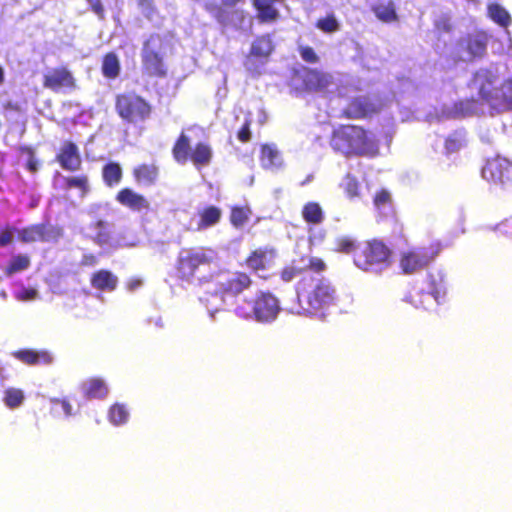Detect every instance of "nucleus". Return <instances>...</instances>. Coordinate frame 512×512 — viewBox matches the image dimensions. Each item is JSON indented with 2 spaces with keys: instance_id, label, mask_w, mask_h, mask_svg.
Listing matches in <instances>:
<instances>
[{
  "instance_id": "f257e3e1",
  "label": "nucleus",
  "mask_w": 512,
  "mask_h": 512,
  "mask_svg": "<svg viewBox=\"0 0 512 512\" xmlns=\"http://www.w3.org/2000/svg\"><path fill=\"white\" fill-rule=\"evenodd\" d=\"M295 292L300 313L303 315L323 318L326 311L335 306L338 300L336 287L323 276H302L296 283Z\"/></svg>"
},
{
  "instance_id": "f03ea898",
  "label": "nucleus",
  "mask_w": 512,
  "mask_h": 512,
  "mask_svg": "<svg viewBox=\"0 0 512 512\" xmlns=\"http://www.w3.org/2000/svg\"><path fill=\"white\" fill-rule=\"evenodd\" d=\"M329 143L335 152L346 157L368 155L377 149L373 135L362 126L352 124L336 127Z\"/></svg>"
},
{
  "instance_id": "7ed1b4c3",
  "label": "nucleus",
  "mask_w": 512,
  "mask_h": 512,
  "mask_svg": "<svg viewBox=\"0 0 512 512\" xmlns=\"http://www.w3.org/2000/svg\"><path fill=\"white\" fill-rule=\"evenodd\" d=\"M353 263L364 272L379 273L392 265L393 252L381 240H367L354 249Z\"/></svg>"
},
{
  "instance_id": "20e7f679",
  "label": "nucleus",
  "mask_w": 512,
  "mask_h": 512,
  "mask_svg": "<svg viewBox=\"0 0 512 512\" xmlns=\"http://www.w3.org/2000/svg\"><path fill=\"white\" fill-rule=\"evenodd\" d=\"M219 260L218 252L210 247L182 249L175 262V276L181 281L190 282L199 268L217 265Z\"/></svg>"
},
{
  "instance_id": "39448f33",
  "label": "nucleus",
  "mask_w": 512,
  "mask_h": 512,
  "mask_svg": "<svg viewBox=\"0 0 512 512\" xmlns=\"http://www.w3.org/2000/svg\"><path fill=\"white\" fill-rule=\"evenodd\" d=\"M281 310L279 299L270 291H260L253 299L244 300L235 306V314L243 319H254L259 323L274 321Z\"/></svg>"
},
{
  "instance_id": "423d86ee",
  "label": "nucleus",
  "mask_w": 512,
  "mask_h": 512,
  "mask_svg": "<svg viewBox=\"0 0 512 512\" xmlns=\"http://www.w3.org/2000/svg\"><path fill=\"white\" fill-rule=\"evenodd\" d=\"M165 38L158 34H150L143 42L141 50L142 72L149 78H165L167 66L164 60Z\"/></svg>"
},
{
  "instance_id": "0eeeda50",
  "label": "nucleus",
  "mask_w": 512,
  "mask_h": 512,
  "mask_svg": "<svg viewBox=\"0 0 512 512\" xmlns=\"http://www.w3.org/2000/svg\"><path fill=\"white\" fill-rule=\"evenodd\" d=\"M252 285L253 280L248 273L224 270L215 276L214 289L209 294L226 304L227 300L236 299Z\"/></svg>"
},
{
  "instance_id": "6e6552de",
  "label": "nucleus",
  "mask_w": 512,
  "mask_h": 512,
  "mask_svg": "<svg viewBox=\"0 0 512 512\" xmlns=\"http://www.w3.org/2000/svg\"><path fill=\"white\" fill-rule=\"evenodd\" d=\"M115 111L124 123L136 125L148 120L153 108L135 91H127L115 96Z\"/></svg>"
},
{
  "instance_id": "1a4fd4ad",
  "label": "nucleus",
  "mask_w": 512,
  "mask_h": 512,
  "mask_svg": "<svg viewBox=\"0 0 512 512\" xmlns=\"http://www.w3.org/2000/svg\"><path fill=\"white\" fill-rule=\"evenodd\" d=\"M440 251L439 243H430L427 246L405 250L399 255V268L405 275L414 274L426 268L438 256Z\"/></svg>"
},
{
  "instance_id": "9d476101",
  "label": "nucleus",
  "mask_w": 512,
  "mask_h": 512,
  "mask_svg": "<svg viewBox=\"0 0 512 512\" xmlns=\"http://www.w3.org/2000/svg\"><path fill=\"white\" fill-rule=\"evenodd\" d=\"M246 0H221V3L207 2L204 6L205 10L220 25L228 26L232 24L243 23L246 13L237 6L244 4Z\"/></svg>"
},
{
  "instance_id": "9b49d317",
  "label": "nucleus",
  "mask_w": 512,
  "mask_h": 512,
  "mask_svg": "<svg viewBox=\"0 0 512 512\" xmlns=\"http://www.w3.org/2000/svg\"><path fill=\"white\" fill-rule=\"evenodd\" d=\"M482 176L496 186L510 188L512 187V162L501 156L490 158L482 168Z\"/></svg>"
},
{
  "instance_id": "f8f14e48",
  "label": "nucleus",
  "mask_w": 512,
  "mask_h": 512,
  "mask_svg": "<svg viewBox=\"0 0 512 512\" xmlns=\"http://www.w3.org/2000/svg\"><path fill=\"white\" fill-rule=\"evenodd\" d=\"M487 49V35L483 32L467 34L456 43V61L472 62L485 55Z\"/></svg>"
},
{
  "instance_id": "ddd939ff",
  "label": "nucleus",
  "mask_w": 512,
  "mask_h": 512,
  "mask_svg": "<svg viewBox=\"0 0 512 512\" xmlns=\"http://www.w3.org/2000/svg\"><path fill=\"white\" fill-rule=\"evenodd\" d=\"M326 269L327 265L323 259L316 256L302 255L283 267L280 271V278L282 281L288 283L306 271H312L319 274L324 272Z\"/></svg>"
},
{
  "instance_id": "4468645a",
  "label": "nucleus",
  "mask_w": 512,
  "mask_h": 512,
  "mask_svg": "<svg viewBox=\"0 0 512 512\" xmlns=\"http://www.w3.org/2000/svg\"><path fill=\"white\" fill-rule=\"evenodd\" d=\"M42 85L44 88L52 92L59 93L65 90H75L77 88V81L73 73L67 66H58L43 76Z\"/></svg>"
},
{
  "instance_id": "2eb2a0df",
  "label": "nucleus",
  "mask_w": 512,
  "mask_h": 512,
  "mask_svg": "<svg viewBox=\"0 0 512 512\" xmlns=\"http://www.w3.org/2000/svg\"><path fill=\"white\" fill-rule=\"evenodd\" d=\"M61 234L59 226H25L18 231V239L23 243L55 242Z\"/></svg>"
},
{
  "instance_id": "dca6fc26",
  "label": "nucleus",
  "mask_w": 512,
  "mask_h": 512,
  "mask_svg": "<svg viewBox=\"0 0 512 512\" xmlns=\"http://www.w3.org/2000/svg\"><path fill=\"white\" fill-rule=\"evenodd\" d=\"M428 285L427 290H413L405 297V300L416 308H427L431 298L439 302L440 298L445 295L443 285L437 283L432 276L429 277Z\"/></svg>"
},
{
  "instance_id": "f3484780",
  "label": "nucleus",
  "mask_w": 512,
  "mask_h": 512,
  "mask_svg": "<svg viewBox=\"0 0 512 512\" xmlns=\"http://www.w3.org/2000/svg\"><path fill=\"white\" fill-rule=\"evenodd\" d=\"M274 51V44L270 35L257 36L251 44L248 55L246 56L245 66L251 69L255 61L264 64L268 61L270 55Z\"/></svg>"
},
{
  "instance_id": "a211bd4d",
  "label": "nucleus",
  "mask_w": 512,
  "mask_h": 512,
  "mask_svg": "<svg viewBox=\"0 0 512 512\" xmlns=\"http://www.w3.org/2000/svg\"><path fill=\"white\" fill-rule=\"evenodd\" d=\"M379 112L378 107L367 97L352 98L342 110L341 116L346 119H364Z\"/></svg>"
},
{
  "instance_id": "6ab92c4d",
  "label": "nucleus",
  "mask_w": 512,
  "mask_h": 512,
  "mask_svg": "<svg viewBox=\"0 0 512 512\" xmlns=\"http://www.w3.org/2000/svg\"><path fill=\"white\" fill-rule=\"evenodd\" d=\"M56 161L66 171L76 172L80 170L82 157L78 146L72 141H64L56 154Z\"/></svg>"
},
{
  "instance_id": "aec40b11",
  "label": "nucleus",
  "mask_w": 512,
  "mask_h": 512,
  "mask_svg": "<svg viewBox=\"0 0 512 512\" xmlns=\"http://www.w3.org/2000/svg\"><path fill=\"white\" fill-rule=\"evenodd\" d=\"M471 87L475 89L483 101L498 99V91L494 85V77L487 71H478L471 80Z\"/></svg>"
},
{
  "instance_id": "412c9836",
  "label": "nucleus",
  "mask_w": 512,
  "mask_h": 512,
  "mask_svg": "<svg viewBox=\"0 0 512 512\" xmlns=\"http://www.w3.org/2000/svg\"><path fill=\"white\" fill-rule=\"evenodd\" d=\"M332 82V77L317 69H307L303 77V88L308 92L324 91Z\"/></svg>"
},
{
  "instance_id": "4be33fe9",
  "label": "nucleus",
  "mask_w": 512,
  "mask_h": 512,
  "mask_svg": "<svg viewBox=\"0 0 512 512\" xmlns=\"http://www.w3.org/2000/svg\"><path fill=\"white\" fill-rule=\"evenodd\" d=\"M13 356L30 366L50 365L53 362V356L48 350L20 349L13 352Z\"/></svg>"
},
{
  "instance_id": "5701e85b",
  "label": "nucleus",
  "mask_w": 512,
  "mask_h": 512,
  "mask_svg": "<svg viewBox=\"0 0 512 512\" xmlns=\"http://www.w3.org/2000/svg\"><path fill=\"white\" fill-rule=\"evenodd\" d=\"M116 201L132 210L140 211L149 208V202L143 195L138 194L131 188L127 187L118 191L116 194Z\"/></svg>"
},
{
  "instance_id": "b1692460",
  "label": "nucleus",
  "mask_w": 512,
  "mask_h": 512,
  "mask_svg": "<svg viewBox=\"0 0 512 512\" xmlns=\"http://www.w3.org/2000/svg\"><path fill=\"white\" fill-rule=\"evenodd\" d=\"M91 286L100 291H114L118 285V277L111 271L100 269L91 275Z\"/></svg>"
},
{
  "instance_id": "393cba45",
  "label": "nucleus",
  "mask_w": 512,
  "mask_h": 512,
  "mask_svg": "<svg viewBox=\"0 0 512 512\" xmlns=\"http://www.w3.org/2000/svg\"><path fill=\"white\" fill-rule=\"evenodd\" d=\"M81 391L87 399H102L108 395L109 389L102 378L92 377L82 383Z\"/></svg>"
},
{
  "instance_id": "a878e982",
  "label": "nucleus",
  "mask_w": 512,
  "mask_h": 512,
  "mask_svg": "<svg viewBox=\"0 0 512 512\" xmlns=\"http://www.w3.org/2000/svg\"><path fill=\"white\" fill-rule=\"evenodd\" d=\"M132 175L138 184H154L159 176V169L154 164H140L133 168Z\"/></svg>"
},
{
  "instance_id": "bb28decb",
  "label": "nucleus",
  "mask_w": 512,
  "mask_h": 512,
  "mask_svg": "<svg viewBox=\"0 0 512 512\" xmlns=\"http://www.w3.org/2000/svg\"><path fill=\"white\" fill-rule=\"evenodd\" d=\"M191 151L189 137L184 132H181L172 147V156L174 160L179 164H185L190 160Z\"/></svg>"
},
{
  "instance_id": "cd10ccee",
  "label": "nucleus",
  "mask_w": 512,
  "mask_h": 512,
  "mask_svg": "<svg viewBox=\"0 0 512 512\" xmlns=\"http://www.w3.org/2000/svg\"><path fill=\"white\" fill-rule=\"evenodd\" d=\"M213 157L211 146L205 142H198L191 151L190 161L196 167H203L210 164Z\"/></svg>"
},
{
  "instance_id": "c85d7f7f",
  "label": "nucleus",
  "mask_w": 512,
  "mask_h": 512,
  "mask_svg": "<svg viewBox=\"0 0 512 512\" xmlns=\"http://www.w3.org/2000/svg\"><path fill=\"white\" fill-rule=\"evenodd\" d=\"M101 71L107 79H115L120 75L121 65L116 53L108 52L103 56Z\"/></svg>"
},
{
  "instance_id": "c756f323",
  "label": "nucleus",
  "mask_w": 512,
  "mask_h": 512,
  "mask_svg": "<svg viewBox=\"0 0 512 512\" xmlns=\"http://www.w3.org/2000/svg\"><path fill=\"white\" fill-rule=\"evenodd\" d=\"M371 11L374 13L378 20L384 23L398 21V15L393 1L375 4L371 7Z\"/></svg>"
},
{
  "instance_id": "7c9ffc66",
  "label": "nucleus",
  "mask_w": 512,
  "mask_h": 512,
  "mask_svg": "<svg viewBox=\"0 0 512 512\" xmlns=\"http://www.w3.org/2000/svg\"><path fill=\"white\" fill-rule=\"evenodd\" d=\"M64 188L66 190L77 189L79 196L85 198L90 192L89 177L86 174L64 177Z\"/></svg>"
},
{
  "instance_id": "2f4dec72",
  "label": "nucleus",
  "mask_w": 512,
  "mask_h": 512,
  "mask_svg": "<svg viewBox=\"0 0 512 512\" xmlns=\"http://www.w3.org/2000/svg\"><path fill=\"white\" fill-rule=\"evenodd\" d=\"M467 144L466 133L462 130H456L449 134L444 140V150L446 155L459 152Z\"/></svg>"
},
{
  "instance_id": "473e14b6",
  "label": "nucleus",
  "mask_w": 512,
  "mask_h": 512,
  "mask_svg": "<svg viewBox=\"0 0 512 512\" xmlns=\"http://www.w3.org/2000/svg\"><path fill=\"white\" fill-rule=\"evenodd\" d=\"M259 159L262 167L265 169H270L280 164L279 151L271 144H263L261 146Z\"/></svg>"
},
{
  "instance_id": "72a5a7b5",
  "label": "nucleus",
  "mask_w": 512,
  "mask_h": 512,
  "mask_svg": "<svg viewBox=\"0 0 512 512\" xmlns=\"http://www.w3.org/2000/svg\"><path fill=\"white\" fill-rule=\"evenodd\" d=\"M123 172L121 166L116 162H109L102 168V178L104 183L113 187L122 180Z\"/></svg>"
},
{
  "instance_id": "f704fd0d",
  "label": "nucleus",
  "mask_w": 512,
  "mask_h": 512,
  "mask_svg": "<svg viewBox=\"0 0 512 512\" xmlns=\"http://www.w3.org/2000/svg\"><path fill=\"white\" fill-rule=\"evenodd\" d=\"M268 251L257 249L250 253L246 258L245 264L251 270L258 272L265 270L268 267Z\"/></svg>"
},
{
  "instance_id": "c9c22d12",
  "label": "nucleus",
  "mask_w": 512,
  "mask_h": 512,
  "mask_svg": "<svg viewBox=\"0 0 512 512\" xmlns=\"http://www.w3.org/2000/svg\"><path fill=\"white\" fill-rule=\"evenodd\" d=\"M302 217L309 224H319L324 220V212L319 203L311 201L303 206Z\"/></svg>"
},
{
  "instance_id": "e433bc0d",
  "label": "nucleus",
  "mask_w": 512,
  "mask_h": 512,
  "mask_svg": "<svg viewBox=\"0 0 512 512\" xmlns=\"http://www.w3.org/2000/svg\"><path fill=\"white\" fill-rule=\"evenodd\" d=\"M25 400L24 391L20 388L9 387L4 391L3 402L10 409L20 407Z\"/></svg>"
},
{
  "instance_id": "4c0bfd02",
  "label": "nucleus",
  "mask_w": 512,
  "mask_h": 512,
  "mask_svg": "<svg viewBox=\"0 0 512 512\" xmlns=\"http://www.w3.org/2000/svg\"><path fill=\"white\" fill-rule=\"evenodd\" d=\"M315 27L326 34H333L340 30V23L333 13H329L324 17L319 18Z\"/></svg>"
},
{
  "instance_id": "58836bf2",
  "label": "nucleus",
  "mask_w": 512,
  "mask_h": 512,
  "mask_svg": "<svg viewBox=\"0 0 512 512\" xmlns=\"http://www.w3.org/2000/svg\"><path fill=\"white\" fill-rule=\"evenodd\" d=\"M489 17L502 27H507L511 23L509 13L499 4H491L488 7Z\"/></svg>"
},
{
  "instance_id": "ea45409f",
  "label": "nucleus",
  "mask_w": 512,
  "mask_h": 512,
  "mask_svg": "<svg viewBox=\"0 0 512 512\" xmlns=\"http://www.w3.org/2000/svg\"><path fill=\"white\" fill-rule=\"evenodd\" d=\"M30 258L27 255L19 254L10 260L8 266L6 267V273L8 275L15 274L17 272L26 270L30 266Z\"/></svg>"
},
{
  "instance_id": "a19ab883",
  "label": "nucleus",
  "mask_w": 512,
  "mask_h": 512,
  "mask_svg": "<svg viewBox=\"0 0 512 512\" xmlns=\"http://www.w3.org/2000/svg\"><path fill=\"white\" fill-rule=\"evenodd\" d=\"M252 212L248 205L233 206L231 208V224H244L249 221Z\"/></svg>"
},
{
  "instance_id": "79ce46f5",
  "label": "nucleus",
  "mask_w": 512,
  "mask_h": 512,
  "mask_svg": "<svg viewBox=\"0 0 512 512\" xmlns=\"http://www.w3.org/2000/svg\"><path fill=\"white\" fill-rule=\"evenodd\" d=\"M128 411L122 404H114L109 410V420L114 425H121L128 420Z\"/></svg>"
},
{
  "instance_id": "37998d69",
  "label": "nucleus",
  "mask_w": 512,
  "mask_h": 512,
  "mask_svg": "<svg viewBox=\"0 0 512 512\" xmlns=\"http://www.w3.org/2000/svg\"><path fill=\"white\" fill-rule=\"evenodd\" d=\"M498 104L505 109L512 110V80L505 81L498 94Z\"/></svg>"
},
{
  "instance_id": "c03bdc74",
  "label": "nucleus",
  "mask_w": 512,
  "mask_h": 512,
  "mask_svg": "<svg viewBox=\"0 0 512 512\" xmlns=\"http://www.w3.org/2000/svg\"><path fill=\"white\" fill-rule=\"evenodd\" d=\"M222 212L216 206L205 207L200 212L201 223L200 224H215L221 218Z\"/></svg>"
},
{
  "instance_id": "a18cd8bd",
  "label": "nucleus",
  "mask_w": 512,
  "mask_h": 512,
  "mask_svg": "<svg viewBox=\"0 0 512 512\" xmlns=\"http://www.w3.org/2000/svg\"><path fill=\"white\" fill-rule=\"evenodd\" d=\"M19 152L21 155L27 156L26 168L29 172L35 173L38 170V161L35 158L34 149L30 146H21Z\"/></svg>"
},
{
  "instance_id": "49530a36",
  "label": "nucleus",
  "mask_w": 512,
  "mask_h": 512,
  "mask_svg": "<svg viewBox=\"0 0 512 512\" xmlns=\"http://www.w3.org/2000/svg\"><path fill=\"white\" fill-rule=\"evenodd\" d=\"M251 125H252V119L250 116H247L244 120V123L242 124L240 129L237 131V139L241 143H248L252 139Z\"/></svg>"
},
{
  "instance_id": "de8ad7c7",
  "label": "nucleus",
  "mask_w": 512,
  "mask_h": 512,
  "mask_svg": "<svg viewBox=\"0 0 512 512\" xmlns=\"http://www.w3.org/2000/svg\"><path fill=\"white\" fill-rule=\"evenodd\" d=\"M344 190L349 197H355L359 194V183L354 176L350 174L345 176Z\"/></svg>"
},
{
  "instance_id": "09e8293b",
  "label": "nucleus",
  "mask_w": 512,
  "mask_h": 512,
  "mask_svg": "<svg viewBox=\"0 0 512 512\" xmlns=\"http://www.w3.org/2000/svg\"><path fill=\"white\" fill-rule=\"evenodd\" d=\"M298 51L302 60L305 61L306 63L315 64L319 62V57L312 47L300 46Z\"/></svg>"
},
{
  "instance_id": "8fccbe9b",
  "label": "nucleus",
  "mask_w": 512,
  "mask_h": 512,
  "mask_svg": "<svg viewBox=\"0 0 512 512\" xmlns=\"http://www.w3.org/2000/svg\"><path fill=\"white\" fill-rule=\"evenodd\" d=\"M336 244H337L336 250L338 252H342V253H346V254L352 253V255L354 254V249L357 247V245H355L354 241L349 237L339 238L337 240Z\"/></svg>"
},
{
  "instance_id": "3c124183",
  "label": "nucleus",
  "mask_w": 512,
  "mask_h": 512,
  "mask_svg": "<svg viewBox=\"0 0 512 512\" xmlns=\"http://www.w3.org/2000/svg\"><path fill=\"white\" fill-rule=\"evenodd\" d=\"M390 201H391L390 193L385 189L378 191L375 194L374 199H373L374 205L377 208H381L382 206L389 204Z\"/></svg>"
},
{
  "instance_id": "603ef678",
  "label": "nucleus",
  "mask_w": 512,
  "mask_h": 512,
  "mask_svg": "<svg viewBox=\"0 0 512 512\" xmlns=\"http://www.w3.org/2000/svg\"><path fill=\"white\" fill-rule=\"evenodd\" d=\"M37 295H38L37 290L34 289V288L29 287V288L22 289L18 293L17 298L22 300V301H31V300L36 299Z\"/></svg>"
},
{
  "instance_id": "864d4df0",
  "label": "nucleus",
  "mask_w": 512,
  "mask_h": 512,
  "mask_svg": "<svg viewBox=\"0 0 512 512\" xmlns=\"http://www.w3.org/2000/svg\"><path fill=\"white\" fill-rule=\"evenodd\" d=\"M90 7H91V10L100 18V19H103L104 18V15H105V10H104V7L101 3V0H86Z\"/></svg>"
},
{
  "instance_id": "5fc2aeb1",
  "label": "nucleus",
  "mask_w": 512,
  "mask_h": 512,
  "mask_svg": "<svg viewBox=\"0 0 512 512\" xmlns=\"http://www.w3.org/2000/svg\"><path fill=\"white\" fill-rule=\"evenodd\" d=\"M52 402L54 404L61 405L65 415L70 416L72 414V406L66 399H53Z\"/></svg>"
},
{
  "instance_id": "6e6d98bb",
  "label": "nucleus",
  "mask_w": 512,
  "mask_h": 512,
  "mask_svg": "<svg viewBox=\"0 0 512 512\" xmlns=\"http://www.w3.org/2000/svg\"><path fill=\"white\" fill-rule=\"evenodd\" d=\"M12 241V233L9 230H3L0 233V247L10 244Z\"/></svg>"
},
{
  "instance_id": "4d7b16f0",
  "label": "nucleus",
  "mask_w": 512,
  "mask_h": 512,
  "mask_svg": "<svg viewBox=\"0 0 512 512\" xmlns=\"http://www.w3.org/2000/svg\"><path fill=\"white\" fill-rule=\"evenodd\" d=\"M97 263V259L94 255H85L81 261V264L84 266H93Z\"/></svg>"
},
{
  "instance_id": "13d9d810",
  "label": "nucleus",
  "mask_w": 512,
  "mask_h": 512,
  "mask_svg": "<svg viewBox=\"0 0 512 512\" xmlns=\"http://www.w3.org/2000/svg\"><path fill=\"white\" fill-rule=\"evenodd\" d=\"M137 4L139 7L146 9V10H153V0H137Z\"/></svg>"
},
{
  "instance_id": "bf43d9fd",
  "label": "nucleus",
  "mask_w": 512,
  "mask_h": 512,
  "mask_svg": "<svg viewBox=\"0 0 512 512\" xmlns=\"http://www.w3.org/2000/svg\"><path fill=\"white\" fill-rule=\"evenodd\" d=\"M108 239H109V236L107 234H104V233H101V232L96 236V241L100 245L108 243Z\"/></svg>"
},
{
  "instance_id": "052dcab7",
  "label": "nucleus",
  "mask_w": 512,
  "mask_h": 512,
  "mask_svg": "<svg viewBox=\"0 0 512 512\" xmlns=\"http://www.w3.org/2000/svg\"><path fill=\"white\" fill-rule=\"evenodd\" d=\"M141 284L140 280H132L128 283V288L130 290H134L135 288L139 287Z\"/></svg>"
},
{
  "instance_id": "680f3d73",
  "label": "nucleus",
  "mask_w": 512,
  "mask_h": 512,
  "mask_svg": "<svg viewBox=\"0 0 512 512\" xmlns=\"http://www.w3.org/2000/svg\"><path fill=\"white\" fill-rule=\"evenodd\" d=\"M4 70L3 68L0 66V85L3 84L4 82Z\"/></svg>"
},
{
  "instance_id": "e2e57ef3",
  "label": "nucleus",
  "mask_w": 512,
  "mask_h": 512,
  "mask_svg": "<svg viewBox=\"0 0 512 512\" xmlns=\"http://www.w3.org/2000/svg\"><path fill=\"white\" fill-rule=\"evenodd\" d=\"M450 28H451V27H450V25H449L448 23H445V24L443 25V30H445V31H450Z\"/></svg>"
}]
</instances>
